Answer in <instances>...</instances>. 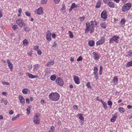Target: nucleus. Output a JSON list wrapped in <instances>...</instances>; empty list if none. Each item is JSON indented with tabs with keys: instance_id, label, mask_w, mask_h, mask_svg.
Instances as JSON below:
<instances>
[{
	"instance_id": "nucleus-1",
	"label": "nucleus",
	"mask_w": 132,
	"mask_h": 132,
	"mask_svg": "<svg viewBox=\"0 0 132 132\" xmlns=\"http://www.w3.org/2000/svg\"><path fill=\"white\" fill-rule=\"evenodd\" d=\"M60 96L59 94L57 92L50 93L48 95L50 100L52 101H56L59 99Z\"/></svg>"
},
{
	"instance_id": "nucleus-2",
	"label": "nucleus",
	"mask_w": 132,
	"mask_h": 132,
	"mask_svg": "<svg viewBox=\"0 0 132 132\" xmlns=\"http://www.w3.org/2000/svg\"><path fill=\"white\" fill-rule=\"evenodd\" d=\"M132 6V5L130 3L125 4L122 7L121 10L123 12H125L129 10Z\"/></svg>"
},
{
	"instance_id": "nucleus-3",
	"label": "nucleus",
	"mask_w": 132,
	"mask_h": 132,
	"mask_svg": "<svg viewBox=\"0 0 132 132\" xmlns=\"http://www.w3.org/2000/svg\"><path fill=\"white\" fill-rule=\"evenodd\" d=\"M119 38V36L116 35H114L110 38L109 40V43L110 44H112L115 42L116 43L119 42L118 39Z\"/></svg>"
},
{
	"instance_id": "nucleus-4",
	"label": "nucleus",
	"mask_w": 132,
	"mask_h": 132,
	"mask_svg": "<svg viewBox=\"0 0 132 132\" xmlns=\"http://www.w3.org/2000/svg\"><path fill=\"white\" fill-rule=\"evenodd\" d=\"M16 22L19 26L20 27H23L26 25V24L21 19H17L16 21Z\"/></svg>"
},
{
	"instance_id": "nucleus-5",
	"label": "nucleus",
	"mask_w": 132,
	"mask_h": 132,
	"mask_svg": "<svg viewBox=\"0 0 132 132\" xmlns=\"http://www.w3.org/2000/svg\"><path fill=\"white\" fill-rule=\"evenodd\" d=\"M33 122L36 125H38L40 123V118L37 114L35 115L34 118Z\"/></svg>"
},
{
	"instance_id": "nucleus-6",
	"label": "nucleus",
	"mask_w": 132,
	"mask_h": 132,
	"mask_svg": "<svg viewBox=\"0 0 132 132\" xmlns=\"http://www.w3.org/2000/svg\"><path fill=\"white\" fill-rule=\"evenodd\" d=\"M56 83L60 86H62L64 84L63 80L60 77L57 78L56 80Z\"/></svg>"
},
{
	"instance_id": "nucleus-7",
	"label": "nucleus",
	"mask_w": 132,
	"mask_h": 132,
	"mask_svg": "<svg viewBox=\"0 0 132 132\" xmlns=\"http://www.w3.org/2000/svg\"><path fill=\"white\" fill-rule=\"evenodd\" d=\"M105 40V37L104 36L102 37L99 40L96 42V44L97 46L102 45L104 43Z\"/></svg>"
},
{
	"instance_id": "nucleus-8",
	"label": "nucleus",
	"mask_w": 132,
	"mask_h": 132,
	"mask_svg": "<svg viewBox=\"0 0 132 132\" xmlns=\"http://www.w3.org/2000/svg\"><path fill=\"white\" fill-rule=\"evenodd\" d=\"M107 11L105 10L102 12L101 14V17L103 19V20L105 21L107 18Z\"/></svg>"
},
{
	"instance_id": "nucleus-9",
	"label": "nucleus",
	"mask_w": 132,
	"mask_h": 132,
	"mask_svg": "<svg viewBox=\"0 0 132 132\" xmlns=\"http://www.w3.org/2000/svg\"><path fill=\"white\" fill-rule=\"evenodd\" d=\"M51 31L48 30L46 33V38L48 41H50L51 40Z\"/></svg>"
},
{
	"instance_id": "nucleus-10",
	"label": "nucleus",
	"mask_w": 132,
	"mask_h": 132,
	"mask_svg": "<svg viewBox=\"0 0 132 132\" xmlns=\"http://www.w3.org/2000/svg\"><path fill=\"white\" fill-rule=\"evenodd\" d=\"M8 64V66L9 68L10 69L11 71H12L13 70V65L12 62H10L9 60L7 59L6 60Z\"/></svg>"
},
{
	"instance_id": "nucleus-11",
	"label": "nucleus",
	"mask_w": 132,
	"mask_h": 132,
	"mask_svg": "<svg viewBox=\"0 0 132 132\" xmlns=\"http://www.w3.org/2000/svg\"><path fill=\"white\" fill-rule=\"evenodd\" d=\"M73 79L75 82L76 84H79L80 83V82L79 80V79L78 76H74L73 77Z\"/></svg>"
},
{
	"instance_id": "nucleus-12",
	"label": "nucleus",
	"mask_w": 132,
	"mask_h": 132,
	"mask_svg": "<svg viewBox=\"0 0 132 132\" xmlns=\"http://www.w3.org/2000/svg\"><path fill=\"white\" fill-rule=\"evenodd\" d=\"M78 6V5L76 4L75 3H72L69 9V12H71L73 9H74V10H76V9L77 8Z\"/></svg>"
},
{
	"instance_id": "nucleus-13",
	"label": "nucleus",
	"mask_w": 132,
	"mask_h": 132,
	"mask_svg": "<svg viewBox=\"0 0 132 132\" xmlns=\"http://www.w3.org/2000/svg\"><path fill=\"white\" fill-rule=\"evenodd\" d=\"M19 99L20 102L22 104H24L25 103V100L23 97L21 95L19 96Z\"/></svg>"
},
{
	"instance_id": "nucleus-14",
	"label": "nucleus",
	"mask_w": 132,
	"mask_h": 132,
	"mask_svg": "<svg viewBox=\"0 0 132 132\" xmlns=\"http://www.w3.org/2000/svg\"><path fill=\"white\" fill-rule=\"evenodd\" d=\"M38 15H41L43 13V11L42 7L38 8L36 12Z\"/></svg>"
},
{
	"instance_id": "nucleus-15",
	"label": "nucleus",
	"mask_w": 132,
	"mask_h": 132,
	"mask_svg": "<svg viewBox=\"0 0 132 132\" xmlns=\"http://www.w3.org/2000/svg\"><path fill=\"white\" fill-rule=\"evenodd\" d=\"M93 55V57L94 59L96 60H98L100 58V56L98 55L95 52H94L92 53Z\"/></svg>"
},
{
	"instance_id": "nucleus-16",
	"label": "nucleus",
	"mask_w": 132,
	"mask_h": 132,
	"mask_svg": "<svg viewBox=\"0 0 132 132\" xmlns=\"http://www.w3.org/2000/svg\"><path fill=\"white\" fill-rule=\"evenodd\" d=\"M27 76L29 77L31 79H33L38 77V75L34 76L32 74L28 73H27Z\"/></svg>"
},
{
	"instance_id": "nucleus-17",
	"label": "nucleus",
	"mask_w": 132,
	"mask_h": 132,
	"mask_svg": "<svg viewBox=\"0 0 132 132\" xmlns=\"http://www.w3.org/2000/svg\"><path fill=\"white\" fill-rule=\"evenodd\" d=\"M108 4L109 6L110 7L113 8L115 7V5L114 3L110 0L108 2Z\"/></svg>"
},
{
	"instance_id": "nucleus-18",
	"label": "nucleus",
	"mask_w": 132,
	"mask_h": 132,
	"mask_svg": "<svg viewBox=\"0 0 132 132\" xmlns=\"http://www.w3.org/2000/svg\"><path fill=\"white\" fill-rule=\"evenodd\" d=\"M88 44L90 46L92 47L95 45V42L93 40H90L88 41Z\"/></svg>"
},
{
	"instance_id": "nucleus-19",
	"label": "nucleus",
	"mask_w": 132,
	"mask_h": 132,
	"mask_svg": "<svg viewBox=\"0 0 132 132\" xmlns=\"http://www.w3.org/2000/svg\"><path fill=\"white\" fill-rule=\"evenodd\" d=\"M118 79L117 76H116L114 77L113 80V81L114 82V85H116L118 84Z\"/></svg>"
},
{
	"instance_id": "nucleus-20",
	"label": "nucleus",
	"mask_w": 132,
	"mask_h": 132,
	"mask_svg": "<svg viewBox=\"0 0 132 132\" xmlns=\"http://www.w3.org/2000/svg\"><path fill=\"white\" fill-rule=\"evenodd\" d=\"M77 118H79L80 120L84 121V118L83 116V114L81 113H79L78 114Z\"/></svg>"
},
{
	"instance_id": "nucleus-21",
	"label": "nucleus",
	"mask_w": 132,
	"mask_h": 132,
	"mask_svg": "<svg viewBox=\"0 0 132 132\" xmlns=\"http://www.w3.org/2000/svg\"><path fill=\"white\" fill-rule=\"evenodd\" d=\"M54 63V60H51L50 61L46 63L47 65L48 66H50L51 65H53Z\"/></svg>"
},
{
	"instance_id": "nucleus-22",
	"label": "nucleus",
	"mask_w": 132,
	"mask_h": 132,
	"mask_svg": "<svg viewBox=\"0 0 132 132\" xmlns=\"http://www.w3.org/2000/svg\"><path fill=\"white\" fill-rule=\"evenodd\" d=\"M94 72L93 74L94 75H96L98 74V68L97 67H95L94 68L93 70Z\"/></svg>"
},
{
	"instance_id": "nucleus-23",
	"label": "nucleus",
	"mask_w": 132,
	"mask_h": 132,
	"mask_svg": "<svg viewBox=\"0 0 132 132\" xmlns=\"http://www.w3.org/2000/svg\"><path fill=\"white\" fill-rule=\"evenodd\" d=\"M127 54L126 55V56L128 57H132V51L130 50L127 53Z\"/></svg>"
},
{
	"instance_id": "nucleus-24",
	"label": "nucleus",
	"mask_w": 132,
	"mask_h": 132,
	"mask_svg": "<svg viewBox=\"0 0 132 132\" xmlns=\"http://www.w3.org/2000/svg\"><path fill=\"white\" fill-rule=\"evenodd\" d=\"M117 118V116H114L112 117V118L111 119L110 121L112 122H114L116 120V118Z\"/></svg>"
},
{
	"instance_id": "nucleus-25",
	"label": "nucleus",
	"mask_w": 132,
	"mask_h": 132,
	"mask_svg": "<svg viewBox=\"0 0 132 132\" xmlns=\"http://www.w3.org/2000/svg\"><path fill=\"white\" fill-rule=\"evenodd\" d=\"M1 102V103H4L5 105H7L8 102L7 100L3 98L2 99Z\"/></svg>"
},
{
	"instance_id": "nucleus-26",
	"label": "nucleus",
	"mask_w": 132,
	"mask_h": 132,
	"mask_svg": "<svg viewBox=\"0 0 132 132\" xmlns=\"http://www.w3.org/2000/svg\"><path fill=\"white\" fill-rule=\"evenodd\" d=\"M132 67V60L127 63L126 67Z\"/></svg>"
},
{
	"instance_id": "nucleus-27",
	"label": "nucleus",
	"mask_w": 132,
	"mask_h": 132,
	"mask_svg": "<svg viewBox=\"0 0 132 132\" xmlns=\"http://www.w3.org/2000/svg\"><path fill=\"white\" fill-rule=\"evenodd\" d=\"M118 111L120 113H123L125 111V110L122 107H120L118 108Z\"/></svg>"
},
{
	"instance_id": "nucleus-28",
	"label": "nucleus",
	"mask_w": 132,
	"mask_h": 132,
	"mask_svg": "<svg viewBox=\"0 0 132 132\" xmlns=\"http://www.w3.org/2000/svg\"><path fill=\"white\" fill-rule=\"evenodd\" d=\"M28 91L29 90L27 88L23 89L22 90V92L24 94H26Z\"/></svg>"
},
{
	"instance_id": "nucleus-29",
	"label": "nucleus",
	"mask_w": 132,
	"mask_h": 132,
	"mask_svg": "<svg viewBox=\"0 0 132 132\" xmlns=\"http://www.w3.org/2000/svg\"><path fill=\"white\" fill-rule=\"evenodd\" d=\"M101 4L100 2V1H98L97 2V4L95 6V7L96 8H100L101 7Z\"/></svg>"
},
{
	"instance_id": "nucleus-30",
	"label": "nucleus",
	"mask_w": 132,
	"mask_h": 132,
	"mask_svg": "<svg viewBox=\"0 0 132 132\" xmlns=\"http://www.w3.org/2000/svg\"><path fill=\"white\" fill-rule=\"evenodd\" d=\"M100 25L102 28L104 29H105L106 27V24L105 23H101Z\"/></svg>"
},
{
	"instance_id": "nucleus-31",
	"label": "nucleus",
	"mask_w": 132,
	"mask_h": 132,
	"mask_svg": "<svg viewBox=\"0 0 132 132\" xmlns=\"http://www.w3.org/2000/svg\"><path fill=\"white\" fill-rule=\"evenodd\" d=\"M102 104H103V106H104V109L105 110H106L107 109V105L106 103L103 101L102 103Z\"/></svg>"
},
{
	"instance_id": "nucleus-32",
	"label": "nucleus",
	"mask_w": 132,
	"mask_h": 132,
	"mask_svg": "<svg viewBox=\"0 0 132 132\" xmlns=\"http://www.w3.org/2000/svg\"><path fill=\"white\" fill-rule=\"evenodd\" d=\"M12 28L14 30H15L17 29L18 26L17 25H13L12 26Z\"/></svg>"
},
{
	"instance_id": "nucleus-33",
	"label": "nucleus",
	"mask_w": 132,
	"mask_h": 132,
	"mask_svg": "<svg viewBox=\"0 0 132 132\" xmlns=\"http://www.w3.org/2000/svg\"><path fill=\"white\" fill-rule=\"evenodd\" d=\"M56 78L55 76L54 75H52L50 77V79L52 81H54Z\"/></svg>"
},
{
	"instance_id": "nucleus-34",
	"label": "nucleus",
	"mask_w": 132,
	"mask_h": 132,
	"mask_svg": "<svg viewBox=\"0 0 132 132\" xmlns=\"http://www.w3.org/2000/svg\"><path fill=\"white\" fill-rule=\"evenodd\" d=\"M69 36L70 38H72L73 37V35L72 32L70 31H69Z\"/></svg>"
},
{
	"instance_id": "nucleus-35",
	"label": "nucleus",
	"mask_w": 132,
	"mask_h": 132,
	"mask_svg": "<svg viewBox=\"0 0 132 132\" xmlns=\"http://www.w3.org/2000/svg\"><path fill=\"white\" fill-rule=\"evenodd\" d=\"M125 22L126 20L124 19H121L120 23L122 25H124Z\"/></svg>"
},
{
	"instance_id": "nucleus-36",
	"label": "nucleus",
	"mask_w": 132,
	"mask_h": 132,
	"mask_svg": "<svg viewBox=\"0 0 132 132\" xmlns=\"http://www.w3.org/2000/svg\"><path fill=\"white\" fill-rule=\"evenodd\" d=\"M86 85L88 88H92V87L90 85V83L89 82H87L86 84Z\"/></svg>"
},
{
	"instance_id": "nucleus-37",
	"label": "nucleus",
	"mask_w": 132,
	"mask_h": 132,
	"mask_svg": "<svg viewBox=\"0 0 132 132\" xmlns=\"http://www.w3.org/2000/svg\"><path fill=\"white\" fill-rule=\"evenodd\" d=\"M108 104L110 108H111L112 103L111 101H108Z\"/></svg>"
},
{
	"instance_id": "nucleus-38",
	"label": "nucleus",
	"mask_w": 132,
	"mask_h": 132,
	"mask_svg": "<svg viewBox=\"0 0 132 132\" xmlns=\"http://www.w3.org/2000/svg\"><path fill=\"white\" fill-rule=\"evenodd\" d=\"M47 0H42L41 1V4L43 5L45 4L47 1Z\"/></svg>"
},
{
	"instance_id": "nucleus-39",
	"label": "nucleus",
	"mask_w": 132,
	"mask_h": 132,
	"mask_svg": "<svg viewBox=\"0 0 132 132\" xmlns=\"http://www.w3.org/2000/svg\"><path fill=\"white\" fill-rule=\"evenodd\" d=\"M96 99L97 101L100 102L102 103L103 102L102 99L99 98V97L97 96L96 98Z\"/></svg>"
},
{
	"instance_id": "nucleus-40",
	"label": "nucleus",
	"mask_w": 132,
	"mask_h": 132,
	"mask_svg": "<svg viewBox=\"0 0 132 132\" xmlns=\"http://www.w3.org/2000/svg\"><path fill=\"white\" fill-rule=\"evenodd\" d=\"M30 107H29L27 109V112L26 113L27 114H29L30 113Z\"/></svg>"
},
{
	"instance_id": "nucleus-41",
	"label": "nucleus",
	"mask_w": 132,
	"mask_h": 132,
	"mask_svg": "<svg viewBox=\"0 0 132 132\" xmlns=\"http://www.w3.org/2000/svg\"><path fill=\"white\" fill-rule=\"evenodd\" d=\"M28 43V42L27 39H24L23 41V44L25 45H27Z\"/></svg>"
},
{
	"instance_id": "nucleus-42",
	"label": "nucleus",
	"mask_w": 132,
	"mask_h": 132,
	"mask_svg": "<svg viewBox=\"0 0 132 132\" xmlns=\"http://www.w3.org/2000/svg\"><path fill=\"white\" fill-rule=\"evenodd\" d=\"M34 49L36 51H37L39 49V47L38 46H36L34 47Z\"/></svg>"
},
{
	"instance_id": "nucleus-43",
	"label": "nucleus",
	"mask_w": 132,
	"mask_h": 132,
	"mask_svg": "<svg viewBox=\"0 0 132 132\" xmlns=\"http://www.w3.org/2000/svg\"><path fill=\"white\" fill-rule=\"evenodd\" d=\"M24 29L25 31L28 32L29 31L30 29L28 27H24Z\"/></svg>"
},
{
	"instance_id": "nucleus-44",
	"label": "nucleus",
	"mask_w": 132,
	"mask_h": 132,
	"mask_svg": "<svg viewBox=\"0 0 132 132\" xmlns=\"http://www.w3.org/2000/svg\"><path fill=\"white\" fill-rule=\"evenodd\" d=\"M82 57L81 56H80L77 59V61H80L82 60Z\"/></svg>"
},
{
	"instance_id": "nucleus-45",
	"label": "nucleus",
	"mask_w": 132,
	"mask_h": 132,
	"mask_svg": "<svg viewBox=\"0 0 132 132\" xmlns=\"http://www.w3.org/2000/svg\"><path fill=\"white\" fill-rule=\"evenodd\" d=\"M79 18L80 21H83L85 20V17L84 16L80 17Z\"/></svg>"
},
{
	"instance_id": "nucleus-46",
	"label": "nucleus",
	"mask_w": 132,
	"mask_h": 132,
	"mask_svg": "<svg viewBox=\"0 0 132 132\" xmlns=\"http://www.w3.org/2000/svg\"><path fill=\"white\" fill-rule=\"evenodd\" d=\"M14 113L13 111L12 110H9V114L10 115H12Z\"/></svg>"
},
{
	"instance_id": "nucleus-47",
	"label": "nucleus",
	"mask_w": 132,
	"mask_h": 132,
	"mask_svg": "<svg viewBox=\"0 0 132 132\" xmlns=\"http://www.w3.org/2000/svg\"><path fill=\"white\" fill-rule=\"evenodd\" d=\"M86 26L87 28H89L90 24L89 23L87 22L86 23Z\"/></svg>"
},
{
	"instance_id": "nucleus-48",
	"label": "nucleus",
	"mask_w": 132,
	"mask_h": 132,
	"mask_svg": "<svg viewBox=\"0 0 132 132\" xmlns=\"http://www.w3.org/2000/svg\"><path fill=\"white\" fill-rule=\"evenodd\" d=\"M94 23L93 21V19H92V21L90 22V26H94Z\"/></svg>"
},
{
	"instance_id": "nucleus-49",
	"label": "nucleus",
	"mask_w": 132,
	"mask_h": 132,
	"mask_svg": "<svg viewBox=\"0 0 132 132\" xmlns=\"http://www.w3.org/2000/svg\"><path fill=\"white\" fill-rule=\"evenodd\" d=\"M37 53L39 55H40L42 54V52L40 50H38L37 51Z\"/></svg>"
},
{
	"instance_id": "nucleus-50",
	"label": "nucleus",
	"mask_w": 132,
	"mask_h": 132,
	"mask_svg": "<svg viewBox=\"0 0 132 132\" xmlns=\"http://www.w3.org/2000/svg\"><path fill=\"white\" fill-rule=\"evenodd\" d=\"M26 15L28 16H30V13L28 12H26L25 13Z\"/></svg>"
},
{
	"instance_id": "nucleus-51",
	"label": "nucleus",
	"mask_w": 132,
	"mask_h": 132,
	"mask_svg": "<svg viewBox=\"0 0 132 132\" xmlns=\"http://www.w3.org/2000/svg\"><path fill=\"white\" fill-rule=\"evenodd\" d=\"M38 67V66L37 65H35L34 67V70L36 71L37 70V68Z\"/></svg>"
},
{
	"instance_id": "nucleus-52",
	"label": "nucleus",
	"mask_w": 132,
	"mask_h": 132,
	"mask_svg": "<svg viewBox=\"0 0 132 132\" xmlns=\"http://www.w3.org/2000/svg\"><path fill=\"white\" fill-rule=\"evenodd\" d=\"M110 0H103V1L105 4H108V2Z\"/></svg>"
},
{
	"instance_id": "nucleus-53",
	"label": "nucleus",
	"mask_w": 132,
	"mask_h": 132,
	"mask_svg": "<svg viewBox=\"0 0 132 132\" xmlns=\"http://www.w3.org/2000/svg\"><path fill=\"white\" fill-rule=\"evenodd\" d=\"M90 30L92 31H93V30H94V26H90Z\"/></svg>"
},
{
	"instance_id": "nucleus-54",
	"label": "nucleus",
	"mask_w": 132,
	"mask_h": 132,
	"mask_svg": "<svg viewBox=\"0 0 132 132\" xmlns=\"http://www.w3.org/2000/svg\"><path fill=\"white\" fill-rule=\"evenodd\" d=\"M60 0H54V2L56 4L58 3L60 1Z\"/></svg>"
},
{
	"instance_id": "nucleus-55",
	"label": "nucleus",
	"mask_w": 132,
	"mask_h": 132,
	"mask_svg": "<svg viewBox=\"0 0 132 132\" xmlns=\"http://www.w3.org/2000/svg\"><path fill=\"white\" fill-rule=\"evenodd\" d=\"M73 108L75 110H77L78 108V107L77 106L75 105H73Z\"/></svg>"
},
{
	"instance_id": "nucleus-56",
	"label": "nucleus",
	"mask_w": 132,
	"mask_h": 132,
	"mask_svg": "<svg viewBox=\"0 0 132 132\" xmlns=\"http://www.w3.org/2000/svg\"><path fill=\"white\" fill-rule=\"evenodd\" d=\"M40 103L43 105L44 104L45 102V101L43 100H42L40 101Z\"/></svg>"
},
{
	"instance_id": "nucleus-57",
	"label": "nucleus",
	"mask_w": 132,
	"mask_h": 132,
	"mask_svg": "<svg viewBox=\"0 0 132 132\" xmlns=\"http://www.w3.org/2000/svg\"><path fill=\"white\" fill-rule=\"evenodd\" d=\"M127 108L129 109H131L132 108V106L131 105H128L127 106Z\"/></svg>"
},
{
	"instance_id": "nucleus-58",
	"label": "nucleus",
	"mask_w": 132,
	"mask_h": 132,
	"mask_svg": "<svg viewBox=\"0 0 132 132\" xmlns=\"http://www.w3.org/2000/svg\"><path fill=\"white\" fill-rule=\"evenodd\" d=\"M22 10L21 8H20L18 9V11L20 14L22 12Z\"/></svg>"
},
{
	"instance_id": "nucleus-59",
	"label": "nucleus",
	"mask_w": 132,
	"mask_h": 132,
	"mask_svg": "<svg viewBox=\"0 0 132 132\" xmlns=\"http://www.w3.org/2000/svg\"><path fill=\"white\" fill-rule=\"evenodd\" d=\"M2 94L3 95H4L5 96H6L7 95V93L5 92H3L2 93Z\"/></svg>"
},
{
	"instance_id": "nucleus-60",
	"label": "nucleus",
	"mask_w": 132,
	"mask_h": 132,
	"mask_svg": "<svg viewBox=\"0 0 132 132\" xmlns=\"http://www.w3.org/2000/svg\"><path fill=\"white\" fill-rule=\"evenodd\" d=\"M56 44L54 42L52 46L53 47H54L55 46H56Z\"/></svg>"
},
{
	"instance_id": "nucleus-61",
	"label": "nucleus",
	"mask_w": 132,
	"mask_h": 132,
	"mask_svg": "<svg viewBox=\"0 0 132 132\" xmlns=\"http://www.w3.org/2000/svg\"><path fill=\"white\" fill-rule=\"evenodd\" d=\"M26 102L27 103H29V100L28 98L26 99Z\"/></svg>"
},
{
	"instance_id": "nucleus-62",
	"label": "nucleus",
	"mask_w": 132,
	"mask_h": 132,
	"mask_svg": "<svg viewBox=\"0 0 132 132\" xmlns=\"http://www.w3.org/2000/svg\"><path fill=\"white\" fill-rule=\"evenodd\" d=\"M52 36L53 38H55L56 37V35L55 34H53L52 35Z\"/></svg>"
},
{
	"instance_id": "nucleus-63",
	"label": "nucleus",
	"mask_w": 132,
	"mask_h": 132,
	"mask_svg": "<svg viewBox=\"0 0 132 132\" xmlns=\"http://www.w3.org/2000/svg\"><path fill=\"white\" fill-rule=\"evenodd\" d=\"M16 119H17V118H16V117L15 116L14 117H13L12 118V120L13 121H14V120H15Z\"/></svg>"
},
{
	"instance_id": "nucleus-64",
	"label": "nucleus",
	"mask_w": 132,
	"mask_h": 132,
	"mask_svg": "<svg viewBox=\"0 0 132 132\" xmlns=\"http://www.w3.org/2000/svg\"><path fill=\"white\" fill-rule=\"evenodd\" d=\"M57 124L59 125H61V123L60 120L58 121Z\"/></svg>"
}]
</instances>
